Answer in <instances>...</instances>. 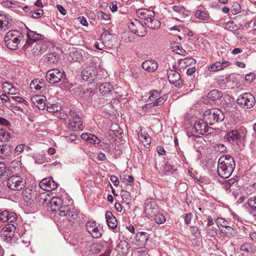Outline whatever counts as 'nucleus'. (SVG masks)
Listing matches in <instances>:
<instances>
[{"instance_id":"nucleus-48","label":"nucleus","mask_w":256,"mask_h":256,"mask_svg":"<svg viewBox=\"0 0 256 256\" xmlns=\"http://www.w3.org/2000/svg\"><path fill=\"white\" fill-rule=\"evenodd\" d=\"M10 138V136L8 132L2 129L0 130V142L8 140Z\"/></svg>"},{"instance_id":"nucleus-7","label":"nucleus","mask_w":256,"mask_h":256,"mask_svg":"<svg viewBox=\"0 0 256 256\" xmlns=\"http://www.w3.org/2000/svg\"><path fill=\"white\" fill-rule=\"evenodd\" d=\"M149 99L153 102L145 104L142 106V109L150 108L154 106H159L162 104L167 100L166 95L160 96V94L157 90H154L150 92Z\"/></svg>"},{"instance_id":"nucleus-58","label":"nucleus","mask_w":256,"mask_h":256,"mask_svg":"<svg viewBox=\"0 0 256 256\" xmlns=\"http://www.w3.org/2000/svg\"><path fill=\"white\" fill-rule=\"evenodd\" d=\"M12 100H15L18 102H23L24 103L26 106L28 104V102L24 100L22 97L19 96H12Z\"/></svg>"},{"instance_id":"nucleus-36","label":"nucleus","mask_w":256,"mask_h":256,"mask_svg":"<svg viewBox=\"0 0 256 256\" xmlns=\"http://www.w3.org/2000/svg\"><path fill=\"white\" fill-rule=\"evenodd\" d=\"M46 110L49 112L55 113L62 110V106L57 104L46 102Z\"/></svg>"},{"instance_id":"nucleus-57","label":"nucleus","mask_w":256,"mask_h":256,"mask_svg":"<svg viewBox=\"0 0 256 256\" xmlns=\"http://www.w3.org/2000/svg\"><path fill=\"white\" fill-rule=\"evenodd\" d=\"M7 170V168L6 164L4 162H0V178Z\"/></svg>"},{"instance_id":"nucleus-40","label":"nucleus","mask_w":256,"mask_h":256,"mask_svg":"<svg viewBox=\"0 0 256 256\" xmlns=\"http://www.w3.org/2000/svg\"><path fill=\"white\" fill-rule=\"evenodd\" d=\"M120 180L121 182H123L126 185L131 186L134 183V178L130 175H122L120 176Z\"/></svg>"},{"instance_id":"nucleus-17","label":"nucleus","mask_w":256,"mask_h":256,"mask_svg":"<svg viewBox=\"0 0 256 256\" xmlns=\"http://www.w3.org/2000/svg\"><path fill=\"white\" fill-rule=\"evenodd\" d=\"M15 228L16 227L12 224H6L2 230L1 237L5 240L10 241L14 236V231Z\"/></svg>"},{"instance_id":"nucleus-63","label":"nucleus","mask_w":256,"mask_h":256,"mask_svg":"<svg viewBox=\"0 0 256 256\" xmlns=\"http://www.w3.org/2000/svg\"><path fill=\"white\" fill-rule=\"evenodd\" d=\"M250 248L251 247L250 244H244L240 246V250L242 251L245 252L246 253H248L250 251Z\"/></svg>"},{"instance_id":"nucleus-34","label":"nucleus","mask_w":256,"mask_h":256,"mask_svg":"<svg viewBox=\"0 0 256 256\" xmlns=\"http://www.w3.org/2000/svg\"><path fill=\"white\" fill-rule=\"evenodd\" d=\"M144 24L148 28L153 30L158 28L160 26V22L158 20L154 18V17L149 20H147L146 22H144Z\"/></svg>"},{"instance_id":"nucleus-20","label":"nucleus","mask_w":256,"mask_h":256,"mask_svg":"<svg viewBox=\"0 0 256 256\" xmlns=\"http://www.w3.org/2000/svg\"><path fill=\"white\" fill-rule=\"evenodd\" d=\"M136 16L140 19L144 20V22L151 20L155 16V13L153 10L147 9H138L136 11Z\"/></svg>"},{"instance_id":"nucleus-14","label":"nucleus","mask_w":256,"mask_h":256,"mask_svg":"<svg viewBox=\"0 0 256 256\" xmlns=\"http://www.w3.org/2000/svg\"><path fill=\"white\" fill-rule=\"evenodd\" d=\"M167 74L168 81L171 84L178 88L182 86V80L178 72L174 70L170 69L167 71Z\"/></svg>"},{"instance_id":"nucleus-45","label":"nucleus","mask_w":256,"mask_h":256,"mask_svg":"<svg viewBox=\"0 0 256 256\" xmlns=\"http://www.w3.org/2000/svg\"><path fill=\"white\" fill-rule=\"evenodd\" d=\"M155 222L158 224H162L166 222V218L164 214L158 212L154 216Z\"/></svg>"},{"instance_id":"nucleus-3","label":"nucleus","mask_w":256,"mask_h":256,"mask_svg":"<svg viewBox=\"0 0 256 256\" xmlns=\"http://www.w3.org/2000/svg\"><path fill=\"white\" fill-rule=\"evenodd\" d=\"M224 118V113L216 108L208 109L204 114V120L210 125H213L216 122H222Z\"/></svg>"},{"instance_id":"nucleus-29","label":"nucleus","mask_w":256,"mask_h":256,"mask_svg":"<svg viewBox=\"0 0 256 256\" xmlns=\"http://www.w3.org/2000/svg\"><path fill=\"white\" fill-rule=\"evenodd\" d=\"M130 248V244L126 240H120L116 246V250L119 253L126 254Z\"/></svg>"},{"instance_id":"nucleus-53","label":"nucleus","mask_w":256,"mask_h":256,"mask_svg":"<svg viewBox=\"0 0 256 256\" xmlns=\"http://www.w3.org/2000/svg\"><path fill=\"white\" fill-rule=\"evenodd\" d=\"M62 198L56 197L53 198L50 202V204L52 206H60L62 204Z\"/></svg>"},{"instance_id":"nucleus-54","label":"nucleus","mask_w":256,"mask_h":256,"mask_svg":"<svg viewBox=\"0 0 256 256\" xmlns=\"http://www.w3.org/2000/svg\"><path fill=\"white\" fill-rule=\"evenodd\" d=\"M97 140L98 141L97 142V144H98L97 146V148L105 150V149H108L109 148V147H110L109 144L100 141L98 138H97Z\"/></svg>"},{"instance_id":"nucleus-44","label":"nucleus","mask_w":256,"mask_h":256,"mask_svg":"<svg viewBox=\"0 0 256 256\" xmlns=\"http://www.w3.org/2000/svg\"><path fill=\"white\" fill-rule=\"evenodd\" d=\"M216 222L218 227L222 226L224 228L232 224L230 222L220 218H218L216 219Z\"/></svg>"},{"instance_id":"nucleus-13","label":"nucleus","mask_w":256,"mask_h":256,"mask_svg":"<svg viewBox=\"0 0 256 256\" xmlns=\"http://www.w3.org/2000/svg\"><path fill=\"white\" fill-rule=\"evenodd\" d=\"M209 124L203 120H200L195 122L194 128L196 132L200 134H209L213 133L214 129L208 126Z\"/></svg>"},{"instance_id":"nucleus-24","label":"nucleus","mask_w":256,"mask_h":256,"mask_svg":"<svg viewBox=\"0 0 256 256\" xmlns=\"http://www.w3.org/2000/svg\"><path fill=\"white\" fill-rule=\"evenodd\" d=\"M35 44H36L32 50V52L34 54L38 55L43 54L46 51L48 46L42 40Z\"/></svg>"},{"instance_id":"nucleus-50","label":"nucleus","mask_w":256,"mask_h":256,"mask_svg":"<svg viewBox=\"0 0 256 256\" xmlns=\"http://www.w3.org/2000/svg\"><path fill=\"white\" fill-rule=\"evenodd\" d=\"M6 84L8 85V87H10L8 88V94H14L16 93L18 90L17 88L13 87L10 84L7 82H4L2 84V88H6Z\"/></svg>"},{"instance_id":"nucleus-37","label":"nucleus","mask_w":256,"mask_h":256,"mask_svg":"<svg viewBox=\"0 0 256 256\" xmlns=\"http://www.w3.org/2000/svg\"><path fill=\"white\" fill-rule=\"evenodd\" d=\"M97 18L100 20L102 23L104 24L110 20V16L108 14L100 10L97 12Z\"/></svg>"},{"instance_id":"nucleus-41","label":"nucleus","mask_w":256,"mask_h":256,"mask_svg":"<svg viewBox=\"0 0 256 256\" xmlns=\"http://www.w3.org/2000/svg\"><path fill=\"white\" fill-rule=\"evenodd\" d=\"M164 168L165 173L167 174H173L176 171V168L174 166L170 164L168 162H166L164 163Z\"/></svg>"},{"instance_id":"nucleus-64","label":"nucleus","mask_w":256,"mask_h":256,"mask_svg":"<svg viewBox=\"0 0 256 256\" xmlns=\"http://www.w3.org/2000/svg\"><path fill=\"white\" fill-rule=\"evenodd\" d=\"M191 232L192 234L196 238L198 236L197 234H198L199 235H200V232H199L200 230L199 228L196 226H191Z\"/></svg>"},{"instance_id":"nucleus-5","label":"nucleus","mask_w":256,"mask_h":256,"mask_svg":"<svg viewBox=\"0 0 256 256\" xmlns=\"http://www.w3.org/2000/svg\"><path fill=\"white\" fill-rule=\"evenodd\" d=\"M236 102L243 108H250L255 105L256 99L251 93L244 92L238 96Z\"/></svg>"},{"instance_id":"nucleus-52","label":"nucleus","mask_w":256,"mask_h":256,"mask_svg":"<svg viewBox=\"0 0 256 256\" xmlns=\"http://www.w3.org/2000/svg\"><path fill=\"white\" fill-rule=\"evenodd\" d=\"M121 196L122 200L126 204H129L130 201V193L125 190H122Z\"/></svg>"},{"instance_id":"nucleus-10","label":"nucleus","mask_w":256,"mask_h":256,"mask_svg":"<svg viewBox=\"0 0 256 256\" xmlns=\"http://www.w3.org/2000/svg\"><path fill=\"white\" fill-rule=\"evenodd\" d=\"M27 38L25 44L22 46V49L26 50L29 48L31 47L33 44L42 40L44 36L42 34L36 33V32L29 30L25 35Z\"/></svg>"},{"instance_id":"nucleus-22","label":"nucleus","mask_w":256,"mask_h":256,"mask_svg":"<svg viewBox=\"0 0 256 256\" xmlns=\"http://www.w3.org/2000/svg\"><path fill=\"white\" fill-rule=\"evenodd\" d=\"M31 100L40 110H43L46 106V98L44 96H34L31 98Z\"/></svg>"},{"instance_id":"nucleus-11","label":"nucleus","mask_w":256,"mask_h":256,"mask_svg":"<svg viewBox=\"0 0 256 256\" xmlns=\"http://www.w3.org/2000/svg\"><path fill=\"white\" fill-rule=\"evenodd\" d=\"M64 72L58 69H52L48 70L46 74V80L52 84L60 82L64 76Z\"/></svg>"},{"instance_id":"nucleus-18","label":"nucleus","mask_w":256,"mask_h":256,"mask_svg":"<svg viewBox=\"0 0 256 256\" xmlns=\"http://www.w3.org/2000/svg\"><path fill=\"white\" fill-rule=\"evenodd\" d=\"M40 187L44 190H52L57 188L58 184L52 178L42 179L40 182Z\"/></svg>"},{"instance_id":"nucleus-9","label":"nucleus","mask_w":256,"mask_h":256,"mask_svg":"<svg viewBox=\"0 0 256 256\" xmlns=\"http://www.w3.org/2000/svg\"><path fill=\"white\" fill-rule=\"evenodd\" d=\"M128 28L132 33L138 36H144L147 34L146 26L138 20H131L128 23Z\"/></svg>"},{"instance_id":"nucleus-15","label":"nucleus","mask_w":256,"mask_h":256,"mask_svg":"<svg viewBox=\"0 0 256 256\" xmlns=\"http://www.w3.org/2000/svg\"><path fill=\"white\" fill-rule=\"evenodd\" d=\"M116 36L114 34H111L108 31H104L100 36V41L105 46H113L116 42Z\"/></svg>"},{"instance_id":"nucleus-30","label":"nucleus","mask_w":256,"mask_h":256,"mask_svg":"<svg viewBox=\"0 0 256 256\" xmlns=\"http://www.w3.org/2000/svg\"><path fill=\"white\" fill-rule=\"evenodd\" d=\"M14 147L10 144L0 146V156L4 158L8 156L12 153Z\"/></svg>"},{"instance_id":"nucleus-42","label":"nucleus","mask_w":256,"mask_h":256,"mask_svg":"<svg viewBox=\"0 0 256 256\" xmlns=\"http://www.w3.org/2000/svg\"><path fill=\"white\" fill-rule=\"evenodd\" d=\"M224 28L228 30L234 32L238 30L240 27L236 26L234 22L229 21L226 24Z\"/></svg>"},{"instance_id":"nucleus-27","label":"nucleus","mask_w":256,"mask_h":256,"mask_svg":"<svg viewBox=\"0 0 256 256\" xmlns=\"http://www.w3.org/2000/svg\"><path fill=\"white\" fill-rule=\"evenodd\" d=\"M11 20L8 16L0 14V30L5 31L12 26Z\"/></svg>"},{"instance_id":"nucleus-1","label":"nucleus","mask_w":256,"mask_h":256,"mask_svg":"<svg viewBox=\"0 0 256 256\" xmlns=\"http://www.w3.org/2000/svg\"><path fill=\"white\" fill-rule=\"evenodd\" d=\"M235 162L230 155L221 156L218 161V172L224 178H228L232 174L235 168Z\"/></svg>"},{"instance_id":"nucleus-43","label":"nucleus","mask_w":256,"mask_h":256,"mask_svg":"<svg viewBox=\"0 0 256 256\" xmlns=\"http://www.w3.org/2000/svg\"><path fill=\"white\" fill-rule=\"evenodd\" d=\"M66 218L70 221L75 220L77 218L78 214L74 209L70 210V208L68 211L66 212Z\"/></svg>"},{"instance_id":"nucleus-25","label":"nucleus","mask_w":256,"mask_h":256,"mask_svg":"<svg viewBox=\"0 0 256 256\" xmlns=\"http://www.w3.org/2000/svg\"><path fill=\"white\" fill-rule=\"evenodd\" d=\"M45 61L50 66H53L58 64L59 56L56 52H51L46 54L45 56Z\"/></svg>"},{"instance_id":"nucleus-39","label":"nucleus","mask_w":256,"mask_h":256,"mask_svg":"<svg viewBox=\"0 0 256 256\" xmlns=\"http://www.w3.org/2000/svg\"><path fill=\"white\" fill-rule=\"evenodd\" d=\"M81 138L87 142L93 144H94L96 140V136L90 133H84L81 135Z\"/></svg>"},{"instance_id":"nucleus-23","label":"nucleus","mask_w":256,"mask_h":256,"mask_svg":"<svg viewBox=\"0 0 256 256\" xmlns=\"http://www.w3.org/2000/svg\"><path fill=\"white\" fill-rule=\"evenodd\" d=\"M142 66L145 70L152 72L158 69V64L156 61L152 60H146L142 62Z\"/></svg>"},{"instance_id":"nucleus-38","label":"nucleus","mask_w":256,"mask_h":256,"mask_svg":"<svg viewBox=\"0 0 256 256\" xmlns=\"http://www.w3.org/2000/svg\"><path fill=\"white\" fill-rule=\"evenodd\" d=\"M194 15L196 18L203 20H208L210 18L208 12L200 10H196Z\"/></svg>"},{"instance_id":"nucleus-31","label":"nucleus","mask_w":256,"mask_h":256,"mask_svg":"<svg viewBox=\"0 0 256 256\" xmlns=\"http://www.w3.org/2000/svg\"><path fill=\"white\" fill-rule=\"evenodd\" d=\"M229 65L230 62L228 61H223L222 62H217L210 66L208 69L212 72H216L222 70L224 68L228 66Z\"/></svg>"},{"instance_id":"nucleus-8","label":"nucleus","mask_w":256,"mask_h":256,"mask_svg":"<svg viewBox=\"0 0 256 256\" xmlns=\"http://www.w3.org/2000/svg\"><path fill=\"white\" fill-rule=\"evenodd\" d=\"M69 122V126L74 131L82 130V118L78 115L75 110H70L68 116Z\"/></svg>"},{"instance_id":"nucleus-51","label":"nucleus","mask_w":256,"mask_h":256,"mask_svg":"<svg viewBox=\"0 0 256 256\" xmlns=\"http://www.w3.org/2000/svg\"><path fill=\"white\" fill-rule=\"evenodd\" d=\"M241 7L238 2L234 3L232 6V12L234 14H236L240 12Z\"/></svg>"},{"instance_id":"nucleus-32","label":"nucleus","mask_w":256,"mask_h":256,"mask_svg":"<svg viewBox=\"0 0 256 256\" xmlns=\"http://www.w3.org/2000/svg\"><path fill=\"white\" fill-rule=\"evenodd\" d=\"M112 90V86L108 82L102 84L99 86L100 92L102 96H107L110 93Z\"/></svg>"},{"instance_id":"nucleus-47","label":"nucleus","mask_w":256,"mask_h":256,"mask_svg":"<svg viewBox=\"0 0 256 256\" xmlns=\"http://www.w3.org/2000/svg\"><path fill=\"white\" fill-rule=\"evenodd\" d=\"M247 202L251 209L256 211V196L248 198Z\"/></svg>"},{"instance_id":"nucleus-2","label":"nucleus","mask_w":256,"mask_h":256,"mask_svg":"<svg viewBox=\"0 0 256 256\" xmlns=\"http://www.w3.org/2000/svg\"><path fill=\"white\" fill-rule=\"evenodd\" d=\"M25 32L23 30H11L8 32L4 37L6 46L12 50L18 49L21 43L24 42Z\"/></svg>"},{"instance_id":"nucleus-35","label":"nucleus","mask_w":256,"mask_h":256,"mask_svg":"<svg viewBox=\"0 0 256 256\" xmlns=\"http://www.w3.org/2000/svg\"><path fill=\"white\" fill-rule=\"evenodd\" d=\"M208 98L212 101H216L222 97V94L217 90H211L208 94Z\"/></svg>"},{"instance_id":"nucleus-4","label":"nucleus","mask_w":256,"mask_h":256,"mask_svg":"<svg viewBox=\"0 0 256 256\" xmlns=\"http://www.w3.org/2000/svg\"><path fill=\"white\" fill-rule=\"evenodd\" d=\"M246 135V128L240 127L238 130H234L228 132L225 137L228 142L236 143L240 146L243 144Z\"/></svg>"},{"instance_id":"nucleus-19","label":"nucleus","mask_w":256,"mask_h":256,"mask_svg":"<svg viewBox=\"0 0 256 256\" xmlns=\"http://www.w3.org/2000/svg\"><path fill=\"white\" fill-rule=\"evenodd\" d=\"M158 206L152 202H146L145 203L144 212L146 216L148 218H153L158 212Z\"/></svg>"},{"instance_id":"nucleus-60","label":"nucleus","mask_w":256,"mask_h":256,"mask_svg":"<svg viewBox=\"0 0 256 256\" xmlns=\"http://www.w3.org/2000/svg\"><path fill=\"white\" fill-rule=\"evenodd\" d=\"M44 12L42 10H37L34 11V13L32 14V17L34 18H37L42 16Z\"/></svg>"},{"instance_id":"nucleus-55","label":"nucleus","mask_w":256,"mask_h":256,"mask_svg":"<svg viewBox=\"0 0 256 256\" xmlns=\"http://www.w3.org/2000/svg\"><path fill=\"white\" fill-rule=\"evenodd\" d=\"M99 76V77H97V79H105L108 77V74L106 71L104 69L99 70H98V74L97 72V76Z\"/></svg>"},{"instance_id":"nucleus-21","label":"nucleus","mask_w":256,"mask_h":256,"mask_svg":"<svg viewBox=\"0 0 256 256\" xmlns=\"http://www.w3.org/2000/svg\"><path fill=\"white\" fill-rule=\"evenodd\" d=\"M149 238V234L144 232H138L134 242V244L138 246H144Z\"/></svg>"},{"instance_id":"nucleus-46","label":"nucleus","mask_w":256,"mask_h":256,"mask_svg":"<svg viewBox=\"0 0 256 256\" xmlns=\"http://www.w3.org/2000/svg\"><path fill=\"white\" fill-rule=\"evenodd\" d=\"M31 86H34V89H36L37 91H38L40 92H42L45 90L44 89V86H41L40 84H38V80H33L30 84Z\"/></svg>"},{"instance_id":"nucleus-12","label":"nucleus","mask_w":256,"mask_h":256,"mask_svg":"<svg viewBox=\"0 0 256 256\" xmlns=\"http://www.w3.org/2000/svg\"><path fill=\"white\" fill-rule=\"evenodd\" d=\"M81 76L83 80L88 82V86H95L96 74L92 68L89 67L84 70L82 72Z\"/></svg>"},{"instance_id":"nucleus-61","label":"nucleus","mask_w":256,"mask_h":256,"mask_svg":"<svg viewBox=\"0 0 256 256\" xmlns=\"http://www.w3.org/2000/svg\"><path fill=\"white\" fill-rule=\"evenodd\" d=\"M172 8L174 12L180 14L181 12H184V8L183 6H174L172 7Z\"/></svg>"},{"instance_id":"nucleus-56","label":"nucleus","mask_w":256,"mask_h":256,"mask_svg":"<svg viewBox=\"0 0 256 256\" xmlns=\"http://www.w3.org/2000/svg\"><path fill=\"white\" fill-rule=\"evenodd\" d=\"M8 215V210H5L2 212L0 213V220L4 222H6L8 218H6V216Z\"/></svg>"},{"instance_id":"nucleus-28","label":"nucleus","mask_w":256,"mask_h":256,"mask_svg":"<svg viewBox=\"0 0 256 256\" xmlns=\"http://www.w3.org/2000/svg\"><path fill=\"white\" fill-rule=\"evenodd\" d=\"M232 226L234 225L232 224L224 228L220 229L222 236H226L228 238L234 236L236 234V232Z\"/></svg>"},{"instance_id":"nucleus-59","label":"nucleus","mask_w":256,"mask_h":256,"mask_svg":"<svg viewBox=\"0 0 256 256\" xmlns=\"http://www.w3.org/2000/svg\"><path fill=\"white\" fill-rule=\"evenodd\" d=\"M46 196L44 193L42 194H39L38 193V195L37 196V199L36 202H38L40 204H44L46 200Z\"/></svg>"},{"instance_id":"nucleus-62","label":"nucleus","mask_w":256,"mask_h":256,"mask_svg":"<svg viewBox=\"0 0 256 256\" xmlns=\"http://www.w3.org/2000/svg\"><path fill=\"white\" fill-rule=\"evenodd\" d=\"M1 99L3 102H8L10 103H12V104H14L12 102V96L8 97L6 96V94H2L0 96Z\"/></svg>"},{"instance_id":"nucleus-33","label":"nucleus","mask_w":256,"mask_h":256,"mask_svg":"<svg viewBox=\"0 0 256 256\" xmlns=\"http://www.w3.org/2000/svg\"><path fill=\"white\" fill-rule=\"evenodd\" d=\"M86 228L92 237L96 238L94 234L96 233V224L95 222L88 221L86 224Z\"/></svg>"},{"instance_id":"nucleus-16","label":"nucleus","mask_w":256,"mask_h":256,"mask_svg":"<svg viewBox=\"0 0 256 256\" xmlns=\"http://www.w3.org/2000/svg\"><path fill=\"white\" fill-rule=\"evenodd\" d=\"M38 192L32 189L25 188L22 192V198L25 202L30 206L36 200Z\"/></svg>"},{"instance_id":"nucleus-26","label":"nucleus","mask_w":256,"mask_h":256,"mask_svg":"<svg viewBox=\"0 0 256 256\" xmlns=\"http://www.w3.org/2000/svg\"><path fill=\"white\" fill-rule=\"evenodd\" d=\"M105 216L108 226L112 229L116 228L118 225V222L112 212L106 211L105 214Z\"/></svg>"},{"instance_id":"nucleus-6","label":"nucleus","mask_w":256,"mask_h":256,"mask_svg":"<svg viewBox=\"0 0 256 256\" xmlns=\"http://www.w3.org/2000/svg\"><path fill=\"white\" fill-rule=\"evenodd\" d=\"M8 187L13 190H20L26 186V180L20 176H12L6 181Z\"/></svg>"},{"instance_id":"nucleus-49","label":"nucleus","mask_w":256,"mask_h":256,"mask_svg":"<svg viewBox=\"0 0 256 256\" xmlns=\"http://www.w3.org/2000/svg\"><path fill=\"white\" fill-rule=\"evenodd\" d=\"M6 218H8L6 222L10 224L16 220L17 218V216L15 212L8 211V215L6 216Z\"/></svg>"}]
</instances>
